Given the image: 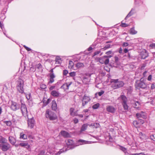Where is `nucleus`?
<instances>
[{"label": "nucleus", "mask_w": 155, "mask_h": 155, "mask_svg": "<svg viewBox=\"0 0 155 155\" xmlns=\"http://www.w3.org/2000/svg\"><path fill=\"white\" fill-rule=\"evenodd\" d=\"M120 97L121 99L122 104L127 102V99L125 96L123 95H121L120 96Z\"/></svg>", "instance_id": "aec40b11"}, {"label": "nucleus", "mask_w": 155, "mask_h": 155, "mask_svg": "<svg viewBox=\"0 0 155 155\" xmlns=\"http://www.w3.org/2000/svg\"><path fill=\"white\" fill-rule=\"evenodd\" d=\"M107 111L110 113H114L115 112V109L112 106H109L107 107Z\"/></svg>", "instance_id": "2eb2a0df"}, {"label": "nucleus", "mask_w": 155, "mask_h": 155, "mask_svg": "<svg viewBox=\"0 0 155 155\" xmlns=\"http://www.w3.org/2000/svg\"><path fill=\"white\" fill-rule=\"evenodd\" d=\"M135 11V9L134 8H132L131 10L130 11V12H129V13L128 14V15H127V16L125 18V20H126L127 19V18L130 17L131 16H132V15H133L134 12Z\"/></svg>", "instance_id": "4be33fe9"}, {"label": "nucleus", "mask_w": 155, "mask_h": 155, "mask_svg": "<svg viewBox=\"0 0 155 155\" xmlns=\"http://www.w3.org/2000/svg\"><path fill=\"white\" fill-rule=\"evenodd\" d=\"M129 45V44L127 42H124L123 44V47H126Z\"/></svg>", "instance_id": "052dcab7"}, {"label": "nucleus", "mask_w": 155, "mask_h": 155, "mask_svg": "<svg viewBox=\"0 0 155 155\" xmlns=\"http://www.w3.org/2000/svg\"><path fill=\"white\" fill-rule=\"evenodd\" d=\"M78 110H77L74 111L73 114V115L72 116V117H74L75 116H77L78 115Z\"/></svg>", "instance_id": "3c124183"}, {"label": "nucleus", "mask_w": 155, "mask_h": 155, "mask_svg": "<svg viewBox=\"0 0 155 155\" xmlns=\"http://www.w3.org/2000/svg\"><path fill=\"white\" fill-rule=\"evenodd\" d=\"M140 55L141 58L143 59H145L148 56V54L146 52V51H145V52H142L140 54Z\"/></svg>", "instance_id": "5701e85b"}, {"label": "nucleus", "mask_w": 155, "mask_h": 155, "mask_svg": "<svg viewBox=\"0 0 155 155\" xmlns=\"http://www.w3.org/2000/svg\"><path fill=\"white\" fill-rule=\"evenodd\" d=\"M73 121L75 124L78 123V119L76 118H74L73 119Z\"/></svg>", "instance_id": "5fc2aeb1"}, {"label": "nucleus", "mask_w": 155, "mask_h": 155, "mask_svg": "<svg viewBox=\"0 0 155 155\" xmlns=\"http://www.w3.org/2000/svg\"><path fill=\"white\" fill-rule=\"evenodd\" d=\"M49 74L50 78L48 83L49 84H51L54 81V78H55V76L54 74Z\"/></svg>", "instance_id": "f3484780"}, {"label": "nucleus", "mask_w": 155, "mask_h": 155, "mask_svg": "<svg viewBox=\"0 0 155 155\" xmlns=\"http://www.w3.org/2000/svg\"><path fill=\"white\" fill-rule=\"evenodd\" d=\"M4 123L8 126H11L12 124L11 122L10 121H5L4 122Z\"/></svg>", "instance_id": "4c0bfd02"}, {"label": "nucleus", "mask_w": 155, "mask_h": 155, "mask_svg": "<svg viewBox=\"0 0 155 155\" xmlns=\"http://www.w3.org/2000/svg\"><path fill=\"white\" fill-rule=\"evenodd\" d=\"M10 108L12 110L15 111L20 109V105L16 102L12 101Z\"/></svg>", "instance_id": "6e6552de"}, {"label": "nucleus", "mask_w": 155, "mask_h": 155, "mask_svg": "<svg viewBox=\"0 0 155 155\" xmlns=\"http://www.w3.org/2000/svg\"><path fill=\"white\" fill-rule=\"evenodd\" d=\"M78 143L80 145H81L84 143H87V141L82 140H79L77 141Z\"/></svg>", "instance_id": "7c9ffc66"}, {"label": "nucleus", "mask_w": 155, "mask_h": 155, "mask_svg": "<svg viewBox=\"0 0 155 155\" xmlns=\"http://www.w3.org/2000/svg\"><path fill=\"white\" fill-rule=\"evenodd\" d=\"M130 33L132 35H134L137 34V31L134 29V27H133L130 29Z\"/></svg>", "instance_id": "473e14b6"}, {"label": "nucleus", "mask_w": 155, "mask_h": 155, "mask_svg": "<svg viewBox=\"0 0 155 155\" xmlns=\"http://www.w3.org/2000/svg\"><path fill=\"white\" fill-rule=\"evenodd\" d=\"M104 91H101L98 92L97 94L98 95L100 96H101L103 94H104ZM97 93H96L95 94H97Z\"/></svg>", "instance_id": "49530a36"}, {"label": "nucleus", "mask_w": 155, "mask_h": 155, "mask_svg": "<svg viewBox=\"0 0 155 155\" xmlns=\"http://www.w3.org/2000/svg\"><path fill=\"white\" fill-rule=\"evenodd\" d=\"M20 138L23 139L25 140L27 138V137L26 135L23 133H21L20 134Z\"/></svg>", "instance_id": "c756f323"}, {"label": "nucleus", "mask_w": 155, "mask_h": 155, "mask_svg": "<svg viewBox=\"0 0 155 155\" xmlns=\"http://www.w3.org/2000/svg\"><path fill=\"white\" fill-rule=\"evenodd\" d=\"M60 93L58 91L53 90L51 92V94L53 96L55 97H58L59 96Z\"/></svg>", "instance_id": "6ab92c4d"}, {"label": "nucleus", "mask_w": 155, "mask_h": 155, "mask_svg": "<svg viewBox=\"0 0 155 155\" xmlns=\"http://www.w3.org/2000/svg\"><path fill=\"white\" fill-rule=\"evenodd\" d=\"M112 51H110L106 52L105 54L107 55H109L112 54Z\"/></svg>", "instance_id": "0e129e2a"}, {"label": "nucleus", "mask_w": 155, "mask_h": 155, "mask_svg": "<svg viewBox=\"0 0 155 155\" xmlns=\"http://www.w3.org/2000/svg\"><path fill=\"white\" fill-rule=\"evenodd\" d=\"M74 65L73 62L71 61H70L69 63L68 67L69 68H72Z\"/></svg>", "instance_id": "e433bc0d"}, {"label": "nucleus", "mask_w": 155, "mask_h": 155, "mask_svg": "<svg viewBox=\"0 0 155 155\" xmlns=\"http://www.w3.org/2000/svg\"><path fill=\"white\" fill-rule=\"evenodd\" d=\"M75 66L77 67V68H80L84 67V64L83 63L78 62L76 64Z\"/></svg>", "instance_id": "c85d7f7f"}, {"label": "nucleus", "mask_w": 155, "mask_h": 155, "mask_svg": "<svg viewBox=\"0 0 155 155\" xmlns=\"http://www.w3.org/2000/svg\"><path fill=\"white\" fill-rule=\"evenodd\" d=\"M45 115L46 118L51 120H56L57 117L55 114L51 110H48L46 112Z\"/></svg>", "instance_id": "20e7f679"}, {"label": "nucleus", "mask_w": 155, "mask_h": 155, "mask_svg": "<svg viewBox=\"0 0 155 155\" xmlns=\"http://www.w3.org/2000/svg\"><path fill=\"white\" fill-rule=\"evenodd\" d=\"M119 53L120 54H121L122 53V48L121 47L120 48L118 49V51Z\"/></svg>", "instance_id": "e2e57ef3"}, {"label": "nucleus", "mask_w": 155, "mask_h": 155, "mask_svg": "<svg viewBox=\"0 0 155 155\" xmlns=\"http://www.w3.org/2000/svg\"><path fill=\"white\" fill-rule=\"evenodd\" d=\"M123 107L125 110H127L128 108V106L127 104V102L122 104Z\"/></svg>", "instance_id": "72a5a7b5"}, {"label": "nucleus", "mask_w": 155, "mask_h": 155, "mask_svg": "<svg viewBox=\"0 0 155 155\" xmlns=\"http://www.w3.org/2000/svg\"><path fill=\"white\" fill-rule=\"evenodd\" d=\"M55 63L61 64V58L59 57H57L55 59Z\"/></svg>", "instance_id": "bb28decb"}, {"label": "nucleus", "mask_w": 155, "mask_h": 155, "mask_svg": "<svg viewBox=\"0 0 155 155\" xmlns=\"http://www.w3.org/2000/svg\"><path fill=\"white\" fill-rule=\"evenodd\" d=\"M42 68V66L41 64L40 63H39L38 64L36 65L34 71H36L37 72L41 73L43 71Z\"/></svg>", "instance_id": "f8f14e48"}, {"label": "nucleus", "mask_w": 155, "mask_h": 155, "mask_svg": "<svg viewBox=\"0 0 155 155\" xmlns=\"http://www.w3.org/2000/svg\"><path fill=\"white\" fill-rule=\"evenodd\" d=\"M148 72L147 71H145L143 73V77H146L147 76V73Z\"/></svg>", "instance_id": "bf43d9fd"}, {"label": "nucleus", "mask_w": 155, "mask_h": 155, "mask_svg": "<svg viewBox=\"0 0 155 155\" xmlns=\"http://www.w3.org/2000/svg\"><path fill=\"white\" fill-rule=\"evenodd\" d=\"M40 88L42 89H44L46 88V86L44 84H41L40 85Z\"/></svg>", "instance_id": "a19ab883"}, {"label": "nucleus", "mask_w": 155, "mask_h": 155, "mask_svg": "<svg viewBox=\"0 0 155 155\" xmlns=\"http://www.w3.org/2000/svg\"><path fill=\"white\" fill-rule=\"evenodd\" d=\"M91 100L90 98L84 95L82 99V107H84Z\"/></svg>", "instance_id": "1a4fd4ad"}, {"label": "nucleus", "mask_w": 155, "mask_h": 155, "mask_svg": "<svg viewBox=\"0 0 155 155\" xmlns=\"http://www.w3.org/2000/svg\"><path fill=\"white\" fill-rule=\"evenodd\" d=\"M100 52L101 51H96L94 53V55L95 56L97 54H99L100 53Z\"/></svg>", "instance_id": "774afa93"}, {"label": "nucleus", "mask_w": 155, "mask_h": 155, "mask_svg": "<svg viewBox=\"0 0 155 155\" xmlns=\"http://www.w3.org/2000/svg\"><path fill=\"white\" fill-rule=\"evenodd\" d=\"M42 101L43 103V106H45L50 102L51 100L49 98L47 99L46 98H44L43 99Z\"/></svg>", "instance_id": "412c9836"}, {"label": "nucleus", "mask_w": 155, "mask_h": 155, "mask_svg": "<svg viewBox=\"0 0 155 155\" xmlns=\"http://www.w3.org/2000/svg\"><path fill=\"white\" fill-rule=\"evenodd\" d=\"M152 78V75L150 74L147 78V80L149 81H150Z\"/></svg>", "instance_id": "13d9d810"}, {"label": "nucleus", "mask_w": 155, "mask_h": 155, "mask_svg": "<svg viewBox=\"0 0 155 155\" xmlns=\"http://www.w3.org/2000/svg\"><path fill=\"white\" fill-rule=\"evenodd\" d=\"M7 140L4 137H3L2 136H0V143H4L6 142Z\"/></svg>", "instance_id": "cd10ccee"}, {"label": "nucleus", "mask_w": 155, "mask_h": 155, "mask_svg": "<svg viewBox=\"0 0 155 155\" xmlns=\"http://www.w3.org/2000/svg\"><path fill=\"white\" fill-rule=\"evenodd\" d=\"M136 116L138 119L140 118H145L146 117V114L143 112H141L140 113H137L136 114Z\"/></svg>", "instance_id": "4468645a"}, {"label": "nucleus", "mask_w": 155, "mask_h": 155, "mask_svg": "<svg viewBox=\"0 0 155 155\" xmlns=\"http://www.w3.org/2000/svg\"><path fill=\"white\" fill-rule=\"evenodd\" d=\"M65 141L68 146L67 150L66 149L65 150V151L70 149H73L75 147V146L73 145L74 141L72 140L68 139L65 140Z\"/></svg>", "instance_id": "0eeeda50"}, {"label": "nucleus", "mask_w": 155, "mask_h": 155, "mask_svg": "<svg viewBox=\"0 0 155 155\" xmlns=\"http://www.w3.org/2000/svg\"><path fill=\"white\" fill-rule=\"evenodd\" d=\"M64 149L63 148V149H61V150H60L58 152V153H59V154H61L62 152H64Z\"/></svg>", "instance_id": "69168bd1"}, {"label": "nucleus", "mask_w": 155, "mask_h": 155, "mask_svg": "<svg viewBox=\"0 0 155 155\" xmlns=\"http://www.w3.org/2000/svg\"><path fill=\"white\" fill-rule=\"evenodd\" d=\"M133 124L134 127L136 128L139 127L140 125V123H139L138 121L134 120L133 122Z\"/></svg>", "instance_id": "a878e982"}, {"label": "nucleus", "mask_w": 155, "mask_h": 155, "mask_svg": "<svg viewBox=\"0 0 155 155\" xmlns=\"http://www.w3.org/2000/svg\"><path fill=\"white\" fill-rule=\"evenodd\" d=\"M19 146L24 147H26L27 148H29V146L28 145V143L27 142L20 143L19 144Z\"/></svg>", "instance_id": "b1692460"}, {"label": "nucleus", "mask_w": 155, "mask_h": 155, "mask_svg": "<svg viewBox=\"0 0 155 155\" xmlns=\"http://www.w3.org/2000/svg\"><path fill=\"white\" fill-rule=\"evenodd\" d=\"M74 109L73 108H71L70 109V115L72 116L73 115V114L74 111Z\"/></svg>", "instance_id": "c9c22d12"}, {"label": "nucleus", "mask_w": 155, "mask_h": 155, "mask_svg": "<svg viewBox=\"0 0 155 155\" xmlns=\"http://www.w3.org/2000/svg\"><path fill=\"white\" fill-rule=\"evenodd\" d=\"M121 26L123 27H127L128 26V25L125 23H121Z\"/></svg>", "instance_id": "de8ad7c7"}, {"label": "nucleus", "mask_w": 155, "mask_h": 155, "mask_svg": "<svg viewBox=\"0 0 155 155\" xmlns=\"http://www.w3.org/2000/svg\"><path fill=\"white\" fill-rule=\"evenodd\" d=\"M72 84V82H70V83L68 84L67 83V89H69V86L71 85V84Z\"/></svg>", "instance_id": "338daca9"}, {"label": "nucleus", "mask_w": 155, "mask_h": 155, "mask_svg": "<svg viewBox=\"0 0 155 155\" xmlns=\"http://www.w3.org/2000/svg\"><path fill=\"white\" fill-rule=\"evenodd\" d=\"M99 61L101 64H108L109 61V59L107 58L105 56L99 58Z\"/></svg>", "instance_id": "9d476101"}, {"label": "nucleus", "mask_w": 155, "mask_h": 155, "mask_svg": "<svg viewBox=\"0 0 155 155\" xmlns=\"http://www.w3.org/2000/svg\"><path fill=\"white\" fill-rule=\"evenodd\" d=\"M31 96V94L30 93L26 95V98L28 100H29L30 99Z\"/></svg>", "instance_id": "8fccbe9b"}, {"label": "nucleus", "mask_w": 155, "mask_h": 155, "mask_svg": "<svg viewBox=\"0 0 155 155\" xmlns=\"http://www.w3.org/2000/svg\"><path fill=\"white\" fill-rule=\"evenodd\" d=\"M88 127L87 124H84L82 126L81 129V132L85 131L87 129Z\"/></svg>", "instance_id": "393cba45"}, {"label": "nucleus", "mask_w": 155, "mask_h": 155, "mask_svg": "<svg viewBox=\"0 0 155 155\" xmlns=\"http://www.w3.org/2000/svg\"><path fill=\"white\" fill-rule=\"evenodd\" d=\"M10 144L7 142L5 143L0 144V148L4 152H6L10 148Z\"/></svg>", "instance_id": "39448f33"}, {"label": "nucleus", "mask_w": 155, "mask_h": 155, "mask_svg": "<svg viewBox=\"0 0 155 155\" xmlns=\"http://www.w3.org/2000/svg\"><path fill=\"white\" fill-rule=\"evenodd\" d=\"M8 140L10 143L12 145H14L16 142V140L15 138L12 136L9 137Z\"/></svg>", "instance_id": "a211bd4d"}, {"label": "nucleus", "mask_w": 155, "mask_h": 155, "mask_svg": "<svg viewBox=\"0 0 155 155\" xmlns=\"http://www.w3.org/2000/svg\"><path fill=\"white\" fill-rule=\"evenodd\" d=\"M68 71L66 70H65L63 71V74L64 75L66 76L68 74Z\"/></svg>", "instance_id": "603ef678"}, {"label": "nucleus", "mask_w": 155, "mask_h": 155, "mask_svg": "<svg viewBox=\"0 0 155 155\" xmlns=\"http://www.w3.org/2000/svg\"><path fill=\"white\" fill-rule=\"evenodd\" d=\"M138 119V121L139 123H140V125L141 124H143L144 123V120L141 119Z\"/></svg>", "instance_id": "09e8293b"}, {"label": "nucleus", "mask_w": 155, "mask_h": 155, "mask_svg": "<svg viewBox=\"0 0 155 155\" xmlns=\"http://www.w3.org/2000/svg\"><path fill=\"white\" fill-rule=\"evenodd\" d=\"M135 86L136 87H139L142 89H145L147 87V84L145 83L144 79L143 78H141L140 81H137L135 82Z\"/></svg>", "instance_id": "7ed1b4c3"}, {"label": "nucleus", "mask_w": 155, "mask_h": 155, "mask_svg": "<svg viewBox=\"0 0 155 155\" xmlns=\"http://www.w3.org/2000/svg\"><path fill=\"white\" fill-rule=\"evenodd\" d=\"M51 108L52 110L54 111H56L57 109V104L54 100L52 101Z\"/></svg>", "instance_id": "dca6fc26"}, {"label": "nucleus", "mask_w": 155, "mask_h": 155, "mask_svg": "<svg viewBox=\"0 0 155 155\" xmlns=\"http://www.w3.org/2000/svg\"><path fill=\"white\" fill-rule=\"evenodd\" d=\"M146 66V63H144L143 64L141 67V69L143 70L145 67Z\"/></svg>", "instance_id": "864d4df0"}, {"label": "nucleus", "mask_w": 155, "mask_h": 155, "mask_svg": "<svg viewBox=\"0 0 155 155\" xmlns=\"http://www.w3.org/2000/svg\"><path fill=\"white\" fill-rule=\"evenodd\" d=\"M150 46L152 48H155V43H153L150 45Z\"/></svg>", "instance_id": "680f3d73"}, {"label": "nucleus", "mask_w": 155, "mask_h": 155, "mask_svg": "<svg viewBox=\"0 0 155 155\" xmlns=\"http://www.w3.org/2000/svg\"><path fill=\"white\" fill-rule=\"evenodd\" d=\"M120 150H122L125 153L126 152L127 149L124 147L122 146H120Z\"/></svg>", "instance_id": "ea45409f"}, {"label": "nucleus", "mask_w": 155, "mask_h": 155, "mask_svg": "<svg viewBox=\"0 0 155 155\" xmlns=\"http://www.w3.org/2000/svg\"><path fill=\"white\" fill-rule=\"evenodd\" d=\"M111 87L114 89L120 88L124 86V84L122 81H119L118 79H111L110 81Z\"/></svg>", "instance_id": "f257e3e1"}, {"label": "nucleus", "mask_w": 155, "mask_h": 155, "mask_svg": "<svg viewBox=\"0 0 155 155\" xmlns=\"http://www.w3.org/2000/svg\"><path fill=\"white\" fill-rule=\"evenodd\" d=\"M109 140L110 142H112L113 141V139L110 135H109Z\"/></svg>", "instance_id": "6e6d98bb"}, {"label": "nucleus", "mask_w": 155, "mask_h": 155, "mask_svg": "<svg viewBox=\"0 0 155 155\" xmlns=\"http://www.w3.org/2000/svg\"><path fill=\"white\" fill-rule=\"evenodd\" d=\"M24 81L20 78H19L17 82L16 88L18 91L20 93H24Z\"/></svg>", "instance_id": "f03ea898"}, {"label": "nucleus", "mask_w": 155, "mask_h": 155, "mask_svg": "<svg viewBox=\"0 0 155 155\" xmlns=\"http://www.w3.org/2000/svg\"><path fill=\"white\" fill-rule=\"evenodd\" d=\"M100 104L99 103H97L93 105L92 106V108L94 109H96L98 108L99 107Z\"/></svg>", "instance_id": "f704fd0d"}, {"label": "nucleus", "mask_w": 155, "mask_h": 155, "mask_svg": "<svg viewBox=\"0 0 155 155\" xmlns=\"http://www.w3.org/2000/svg\"><path fill=\"white\" fill-rule=\"evenodd\" d=\"M60 134L64 138H68L71 137V135L69 133L65 130H61Z\"/></svg>", "instance_id": "ddd939ff"}, {"label": "nucleus", "mask_w": 155, "mask_h": 155, "mask_svg": "<svg viewBox=\"0 0 155 155\" xmlns=\"http://www.w3.org/2000/svg\"><path fill=\"white\" fill-rule=\"evenodd\" d=\"M67 83L64 84L61 87V88L64 90L67 89Z\"/></svg>", "instance_id": "37998d69"}, {"label": "nucleus", "mask_w": 155, "mask_h": 155, "mask_svg": "<svg viewBox=\"0 0 155 155\" xmlns=\"http://www.w3.org/2000/svg\"><path fill=\"white\" fill-rule=\"evenodd\" d=\"M20 109L23 115L25 117L28 116L27 108L25 104L21 103Z\"/></svg>", "instance_id": "423d86ee"}, {"label": "nucleus", "mask_w": 155, "mask_h": 155, "mask_svg": "<svg viewBox=\"0 0 155 155\" xmlns=\"http://www.w3.org/2000/svg\"><path fill=\"white\" fill-rule=\"evenodd\" d=\"M28 127L30 129L33 128L35 125V121L33 117L31 119H28Z\"/></svg>", "instance_id": "9b49d317"}, {"label": "nucleus", "mask_w": 155, "mask_h": 155, "mask_svg": "<svg viewBox=\"0 0 155 155\" xmlns=\"http://www.w3.org/2000/svg\"><path fill=\"white\" fill-rule=\"evenodd\" d=\"M150 137L151 140L155 141V134H152L150 136Z\"/></svg>", "instance_id": "79ce46f5"}, {"label": "nucleus", "mask_w": 155, "mask_h": 155, "mask_svg": "<svg viewBox=\"0 0 155 155\" xmlns=\"http://www.w3.org/2000/svg\"><path fill=\"white\" fill-rule=\"evenodd\" d=\"M140 105V104L139 102L138 101H137L135 102V104H134V107L135 108L138 109L139 108Z\"/></svg>", "instance_id": "2f4dec72"}, {"label": "nucleus", "mask_w": 155, "mask_h": 155, "mask_svg": "<svg viewBox=\"0 0 155 155\" xmlns=\"http://www.w3.org/2000/svg\"><path fill=\"white\" fill-rule=\"evenodd\" d=\"M93 125H94V127L96 128L100 126L99 124L97 123H93Z\"/></svg>", "instance_id": "c03bdc74"}, {"label": "nucleus", "mask_w": 155, "mask_h": 155, "mask_svg": "<svg viewBox=\"0 0 155 155\" xmlns=\"http://www.w3.org/2000/svg\"><path fill=\"white\" fill-rule=\"evenodd\" d=\"M114 60H115V63L117 64L118 63L119 61V58L118 56H115L114 57Z\"/></svg>", "instance_id": "58836bf2"}, {"label": "nucleus", "mask_w": 155, "mask_h": 155, "mask_svg": "<svg viewBox=\"0 0 155 155\" xmlns=\"http://www.w3.org/2000/svg\"><path fill=\"white\" fill-rule=\"evenodd\" d=\"M69 74L71 77H74L75 76L76 73L74 71L71 72L69 73Z\"/></svg>", "instance_id": "a18cd8bd"}, {"label": "nucleus", "mask_w": 155, "mask_h": 155, "mask_svg": "<svg viewBox=\"0 0 155 155\" xmlns=\"http://www.w3.org/2000/svg\"><path fill=\"white\" fill-rule=\"evenodd\" d=\"M0 27L1 28V29L3 31H4V25L2 24L1 22L0 21Z\"/></svg>", "instance_id": "4d7b16f0"}]
</instances>
